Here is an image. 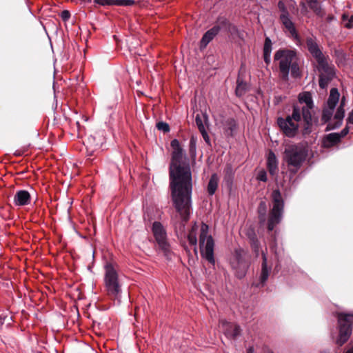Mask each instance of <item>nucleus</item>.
<instances>
[{"label": "nucleus", "instance_id": "1", "mask_svg": "<svg viewBox=\"0 0 353 353\" xmlns=\"http://www.w3.org/2000/svg\"><path fill=\"white\" fill-rule=\"evenodd\" d=\"M172 148L169 168L171 197L176 214L172 219L177 232L184 233L186 223L192 212V177L183 149L174 139L171 141Z\"/></svg>", "mask_w": 353, "mask_h": 353}, {"label": "nucleus", "instance_id": "2", "mask_svg": "<svg viewBox=\"0 0 353 353\" xmlns=\"http://www.w3.org/2000/svg\"><path fill=\"white\" fill-rule=\"evenodd\" d=\"M274 63L278 66L279 78L288 81L290 72L292 77H300L299 58L296 52L294 50L281 48L274 55Z\"/></svg>", "mask_w": 353, "mask_h": 353}, {"label": "nucleus", "instance_id": "3", "mask_svg": "<svg viewBox=\"0 0 353 353\" xmlns=\"http://www.w3.org/2000/svg\"><path fill=\"white\" fill-rule=\"evenodd\" d=\"M308 151L307 145L303 143L285 145L283 159L291 173L296 174L301 168L308 156Z\"/></svg>", "mask_w": 353, "mask_h": 353}, {"label": "nucleus", "instance_id": "4", "mask_svg": "<svg viewBox=\"0 0 353 353\" xmlns=\"http://www.w3.org/2000/svg\"><path fill=\"white\" fill-rule=\"evenodd\" d=\"M104 270L105 291L109 296L117 299L121 293V284L119 279L117 267L112 263H106Z\"/></svg>", "mask_w": 353, "mask_h": 353}, {"label": "nucleus", "instance_id": "5", "mask_svg": "<svg viewBox=\"0 0 353 353\" xmlns=\"http://www.w3.org/2000/svg\"><path fill=\"white\" fill-rule=\"evenodd\" d=\"M209 227L202 223L199 233V248L201 256L209 263L214 266L215 259L214 255V242L211 235L208 234Z\"/></svg>", "mask_w": 353, "mask_h": 353}, {"label": "nucleus", "instance_id": "6", "mask_svg": "<svg viewBox=\"0 0 353 353\" xmlns=\"http://www.w3.org/2000/svg\"><path fill=\"white\" fill-rule=\"evenodd\" d=\"M301 109L298 105L293 108L292 114L288 116L285 119L279 117L277 119V124L283 133L288 137H294L299 130L298 122L301 121Z\"/></svg>", "mask_w": 353, "mask_h": 353}, {"label": "nucleus", "instance_id": "7", "mask_svg": "<svg viewBox=\"0 0 353 353\" xmlns=\"http://www.w3.org/2000/svg\"><path fill=\"white\" fill-rule=\"evenodd\" d=\"M299 102L300 104H304L302 107L298 105L301 109V115H302L304 127L303 134H308L312 131V113L313 112L314 104L312 95L308 92H305L299 94Z\"/></svg>", "mask_w": 353, "mask_h": 353}, {"label": "nucleus", "instance_id": "8", "mask_svg": "<svg viewBox=\"0 0 353 353\" xmlns=\"http://www.w3.org/2000/svg\"><path fill=\"white\" fill-rule=\"evenodd\" d=\"M272 208L270 210L268 221V229L269 231L274 230L282 219L284 201L279 190H274L272 192Z\"/></svg>", "mask_w": 353, "mask_h": 353}, {"label": "nucleus", "instance_id": "9", "mask_svg": "<svg viewBox=\"0 0 353 353\" xmlns=\"http://www.w3.org/2000/svg\"><path fill=\"white\" fill-rule=\"evenodd\" d=\"M338 322L339 334L336 343L341 346L347 341L352 334L353 327V314L339 313Z\"/></svg>", "mask_w": 353, "mask_h": 353}, {"label": "nucleus", "instance_id": "10", "mask_svg": "<svg viewBox=\"0 0 353 353\" xmlns=\"http://www.w3.org/2000/svg\"><path fill=\"white\" fill-rule=\"evenodd\" d=\"M246 252L241 248L236 249L230 259V265L239 279L245 276L249 264L245 259Z\"/></svg>", "mask_w": 353, "mask_h": 353}, {"label": "nucleus", "instance_id": "11", "mask_svg": "<svg viewBox=\"0 0 353 353\" xmlns=\"http://www.w3.org/2000/svg\"><path fill=\"white\" fill-rule=\"evenodd\" d=\"M152 232L159 248L168 256L170 252V245L167 241L166 232L160 222L155 221L152 225Z\"/></svg>", "mask_w": 353, "mask_h": 353}, {"label": "nucleus", "instance_id": "12", "mask_svg": "<svg viewBox=\"0 0 353 353\" xmlns=\"http://www.w3.org/2000/svg\"><path fill=\"white\" fill-rule=\"evenodd\" d=\"M318 70L321 72L319 75V86L324 89L335 76L334 68L332 65L329 64V63H326L323 65H318Z\"/></svg>", "mask_w": 353, "mask_h": 353}, {"label": "nucleus", "instance_id": "13", "mask_svg": "<svg viewBox=\"0 0 353 353\" xmlns=\"http://www.w3.org/2000/svg\"><path fill=\"white\" fill-rule=\"evenodd\" d=\"M306 45L308 51L316 59L318 65L328 63V57L325 56L320 49L319 45L312 38H307Z\"/></svg>", "mask_w": 353, "mask_h": 353}, {"label": "nucleus", "instance_id": "14", "mask_svg": "<svg viewBox=\"0 0 353 353\" xmlns=\"http://www.w3.org/2000/svg\"><path fill=\"white\" fill-rule=\"evenodd\" d=\"M219 325L225 336L228 339H234L241 334V327L239 325L225 320H221Z\"/></svg>", "mask_w": 353, "mask_h": 353}, {"label": "nucleus", "instance_id": "15", "mask_svg": "<svg viewBox=\"0 0 353 353\" xmlns=\"http://www.w3.org/2000/svg\"><path fill=\"white\" fill-rule=\"evenodd\" d=\"M262 264H261V272L259 276V283L256 284V287H263L268 280L270 271L271 266L268 267V259L266 254L264 252H262Z\"/></svg>", "mask_w": 353, "mask_h": 353}, {"label": "nucleus", "instance_id": "16", "mask_svg": "<svg viewBox=\"0 0 353 353\" xmlns=\"http://www.w3.org/2000/svg\"><path fill=\"white\" fill-rule=\"evenodd\" d=\"M30 202L31 196L27 190H19L14 196L13 203L16 206L28 205Z\"/></svg>", "mask_w": 353, "mask_h": 353}, {"label": "nucleus", "instance_id": "17", "mask_svg": "<svg viewBox=\"0 0 353 353\" xmlns=\"http://www.w3.org/2000/svg\"><path fill=\"white\" fill-rule=\"evenodd\" d=\"M221 30V27L218 24L214 26L208 30L203 36L200 41V48H205L208 44L218 34Z\"/></svg>", "mask_w": 353, "mask_h": 353}, {"label": "nucleus", "instance_id": "18", "mask_svg": "<svg viewBox=\"0 0 353 353\" xmlns=\"http://www.w3.org/2000/svg\"><path fill=\"white\" fill-rule=\"evenodd\" d=\"M345 116V110L343 107H339L334 116L333 121H331L327 125L326 130H331L339 128L341 123L343 119Z\"/></svg>", "mask_w": 353, "mask_h": 353}, {"label": "nucleus", "instance_id": "19", "mask_svg": "<svg viewBox=\"0 0 353 353\" xmlns=\"http://www.w3.org/2000/svg\"><path fill=\"white\" fill-rule=\"evenodd\" d=\"M283 26L288 30L290 37L295 40H299V37L296 32L294 23L292 22L290 16L280 19Z\"/></svg>", "mask_w": 353, "mask_h": 353}, {"label": "nucleus", "instance_id": "20", "mask_svg": "<svg viewBox=\"0 0 353 353\" xmlns=\"http://www.w3.org/2000/svg\"><path fill=\"white\" fill-rule=\"evenodd\" d=\"M340 141L339 133H330L323 137L322 145L324 148H329L336 145Z\"/></svg>", "mask_w": 353, "mask_h": 353}, {"label": "nucleus", "instance_id": "21", "mask_svg": "<svg viewBox=\"0 0 353 353\" xmlns=\"http://www.w3.org/2000/svg\"><path fill=\"white\" fill-rule=\"evenodd\" d=\"M267 167L271 175L273 176L276 174L278 170V161L275 154L272 151H270L268 154Z\"/></svg>", "mask_w": 353, "mask_h": 353}, {"label": "nucleus", "instance_id": "22", "mask_svg": "<svg viewBox=\"0 0 353 353\" xmlns=\"http://www.w3.org/2000/svg\"><path fill=\"white\" fill-rule=\"evenodd\" d=\"M219 25L221 29L225 30L226 32L233 34L238 32L237 27L231 23L225 18H220L218 20Z\"/></svg>", "mask_w": 353, "mask_h": 353}, {"label": "nucleus", "instance_id": "23", "mask_svg": "<svg viewBox=\"0 0 353 353\" xmlns=\"http://www.w3.org/2000/svg\"><path fill=\"white\" fill-rule=\"evenodd\" d=\"M198 230H199V226L195 223L192 225L190 231L189 232V233L188 234V241L190 245H192L194 247L195 252L196 251V244H197L196 234H197Z\"/></svg>", "mask_w": 353, "mask_h": 353}, {"label": "nucleus", "instance_id": "24", "mask_svg": "<svg viewBox=\"0 0 353 353\" xmlns=\"http://www.w3.org/2000/svg\"><path fill=\"white\" fill-rule=\"evenodd\" d=\"M339 92L336 88H332L327 101V106L335 108L339 99Z\"/></svg>", "mask_w": 353, "mask_h": 353}, {"label": "nucleus", "instance_id": "25", "mask_svg": "<svg viewBox=\"0 0 353 353\" xmlns=\"http://www.w3.org/2000/svg\"><path fill=\"white\" fill-rule=\"evenodd\" d=\"M219 177L216 174H213L208 182L207 190L210 195H213L218 187Z\"/></svg>", "mask_w": 353, "mask_h": 353}, {"label": "nucleus", "instance_id": "26", "mask_svg": "<svg viewBox=\"0 0 353 353\" xmlns=\"http://www.w3.org/2000/svg\"><path fill=\"white\" fill-rule=\"evenodd\" d=\"M196 143L197 137L192 135L189 143V154L192 160H194L196 157Z\"/></svg>", "mask_w": 353, "mask_h": 353}, {"label": "nucleus", "instance_id": "27", "mask_svg": "<svg viewBox=\"0 0 353 353\" xmlns=\"http://www.w3.org/2000/svg\"><path fill=\"white\" fill-rule=\"evenodd\" d=\"M236 128V122L233 119H228L225 121V132L228 135L232 136Z\"/></svg>", "mask_w": 353, "mask_h": 353}, {"label": "nucleus", "instance_id": "28", "mask_svg": "<svg viewBox=\"0 0 353 353\" xmlns=\"http://www.w3.org/2000/svg\"><path fill=\"white\" fill-rule=\"evenodd\" d=\"M236 83L237 85L235 90L236 94L238 97H241L245 93L248 88V85L245 83H244L242 80H240L239 79H237Z\"/></svg>", "mask_w": 353, "mask_h": 353}, {"label": "nucleus", "instance_id": "29", "mask_svg": "<svg viewBox=\"0 0 353 353\" xmlns=\"http://www.w3.org/2000/svg\"><path fill=\"white\" fill-rule=\"evenodd\" d=\"M334 110V108L329 106H327L323 109L321 117V120L323 123H327L331 120Z\"/></svg>", "mask_w": 353, "mask_h": 353}, {"label": "nucleus", "instance_id": "30", "mask_svg": "<svg viewBox=\"0 0 353 353\" xmlns=\"http://www.w3.org/2000/svg\"><path fill=\"white\" fill-rule=\"evenodd\" d=\"M308 6L312 9L316 14L320 15L323 11L318 0H306Z\"/></svg>", "mask_w": 353, "mask_h": 353}, {"label": "nucleus", "instance_id": "31", "mask_svg": "<svg viewBox=\"0 0 353 353\" xmlns=\"http://www.w3.org/2000/svg\"><path fill=\"white\" fill-rule=\"evenodd\" d=\"M278 8L281 12L279 19H282L283 17H287L290 16L288 8L285 3V2L282 0L279 1L277 4Z\"/></svg>", "mask_w": 353, "mask_h": 353}, {"label": "nucleus", "instance_id": "32", "mask_svg": "<svg viewBox=\"0 0 353 353\" xmlns=\"http://www.w3.org/2000/svg\"><path fill=\"white\" fill-rule=\"evenodd\" d=\"M250 245L251 247L256 254V256H258L259 252V242L256 236V235L254 234L252 236L250 237Z\"/></svg>", "mask_w": 353, "mask_h": 353}, {"label": "nucleus", "instance_id": "33", "mask_svg": "<svg viewBox=\"0 0 353 353\" xmlns=\"http://www.w3.org/2000/svg\"><path fill=\"white\" fill-rule=\"evenodd\" d=\"M156 126L159 130L162 131L163 132H168L170 131V126L165 122H158Z\"/></svg>", "mask_w": 353, "mask_h": 353}, {"label": "nucleus", "instance_id": "34", "mask_svg": "<svg viewBox=\"0 0 353 353\" xmlns=\"http://www.w3.org/2000/svg\"><path fill=\"white\" fill-rule=\"evenodd\" d=\"M267 209L266 203L265 201H261L258 208V212L259 214V216H262L263 219H264V216L265 215Z\"/></svg>", "mask_w": 353, "mask_h": 353}, {"label": "nucleus", "instance_id": "35", "mask_svg": "<svg viewBox=\"0 0 353 353\" xmlns=\"http://www.w3.org/2000/svg\"><path fill=\"white\" fill-rule=\"evenodd\" d=\"M195 122H196V124L198 129L200 132L205 130V125L203 124V121L201 117L199 114H197L196 116Z\"/></svg>", "mask_w": 353, "mask_h": 353}, {"label": "nucleus", "instance_id": "36", "mask_svg": "<svg viewBox=\"0 0 353 353\" xmlns=\"http://www.w3.org/2000/svg\"><path fill=\"white\" fill-rule=\"evenodd\" d=\"M272 51V41L270 38L267 37L265 40L263 52L271 53Z\"/></svg>", "mask_w": 353, "mask_h": 353}, {"label": "nucleus", "instance_id": "37", "mask_svg": "<svg viewBox=\"0 0 353 353\" xmlns=\"http://www.w3.org/2000/svg\"><path fill=\"white\" fill-rule=\"evenodd\" d=\"M256 179L260 181L266 182L268 180L266 172L264 170H260L257 174Z\"/></svg>", "mask_w": 353, "mask_h": 353}, {"label": "nucleus", "instance_id": "38", "mask_svg": "<svg viewBox=\"0 0 353 353\" xmlns=\"http://www.w3.org/2000/svg\"><path fill=\"white\" fill-rule=\"evenodd\" d=\"M114 5L118 6H131L134 4L133 0H115Z\"/></svg>", "mask_w": 353, "mask_h": 353}, {"label": "nucleus", "instance_id": "39", "mask_svg": "<svg viewBox=\"0 0 353 353\" xmlns=\"http://www.w3.org/2000/svg\"><path fill=\"white\" fill-rule=\"evenodd\" d=\"M114 1L115 0H94V2L98 4L105 6V5H114V2H115Z\"/></svg>", "mask_w": 353, "mask_h": 353}, {"label": "nucleus", "instance_id": "40", "mask_svg": "<svg viewBox=\"0 0 353 353\" xmlns=\"http://www.w3.org/2000/svg\"><path fill=\"white\" fill-rule=\"evenodd\" d=\"M204 141H205V143L208 145H211V143H210V137L208 134V132H206L205 130H204L203 131H201L200 132Z\"/></svg>", "mask_w": 353, "mask_h": 353}, {"label": "nucleus", "instance_id": "41", "mask_svg": "<svg viewBox=\"0 0 353 353\" xmlns=\"http://www.w3.org/2000/svg\"><path fill=\"white\" fill-rule=\"evenodd\" d=\"M61 17L63 21H67L70 17V13L68 10H63L61 13Z\"/></svg>", "mask_w": 353, "mask_h": 353}, {"label": "nucleus", "instance_id": "42", "mask_svg": "<svg viewBox=\"0 0 353 353\" xmlns=\"http://www.w3.org/2000/svg\"><path fill=\"white\" fill-rule=\"evenodd\" d=\"M349 132V129L347 127H345L343 128L340 133H339L340 139L345 137Z\"/></svg>", "mask_w": 353, "mask_h": 353}, {"label": "nucleus", "instance_id": "43", "mask_svg": "<svg viewBox=\"0 0 353 353\" xmlns=\"http://www.w3.org/2000/svg\"><path fill=\"white\" fill-rule=\"evenodd\" d=\"M270 55L271 53L263 52V59L267 64H269L270 62Z\"/></svg>", "mask_w": 353, "mask_h": 353}, {"label": "nucleus", "instance_id": "44", "mask_svg": "<svg viewBox=\"0 0 353 353\" xmlns=\"http://www.w3.org/2000/svg\"><path fill=\"white\" fill-rule=\"evenodd\" d=\"M352 25H353V15H352L350 17V18L349 19V21L345 25V27L347 28H351L352 27Z\"/></svg>", "mask_w": 353, "mask_h": 353}, {"label": "nucleus", "instance_id": "45", "mask_svg": "<svg viewBox=\"0 0 353 353\" xmlns=\"http://www.w3.org/2000/svg\"><path fill=\"white\" fill-rule=\"evenodd\" d=\"M347 121H348V123L353 124V110L349 114V116L347 118Z\"/></svg>", "mask_w": 353, "mask_h": 353}, {"label": "nucleus", "instance_id": "46", "mask_svg": "<svg viewBox=\"0 0 353 353\" xmlns=\"http://www.w3.org/2000/svg\"><path fill=\"white\" fill-rule=\"evenodd\" d=\"M345 105V98L343 97L341 100L339 107H343V108H344Z\"/></svg>", "mask_w": 353, "mask_h": 353}, {"label": "nucleus", "instance_id": "47", "mask_svg": "<svg viewBox=\"0 0 353 353\" xmlns=\"http://www.w3.org/2000/svg\"><path fill=\"white\" fill-rule=\"evenodd\" d=\"M247 353H254V348L252 347H249L247 350Z\"/></svg>", "mask_w": 353, "mask_h": 353}, {"label": "nucleus", "instance_id": "48", "mask_svg": "<svg viewBox=\"0 0 353 353\" xmlns=\"http://www.w3.org/2000/svg\"><path fill=\"white\" fill-rule=\"evenodd\" d=\"M346 353H353V347H351L350 349H349V350L346 352Z\"/></svg>", "mask_w": 353, "mask_h": 353}]
</instances>
